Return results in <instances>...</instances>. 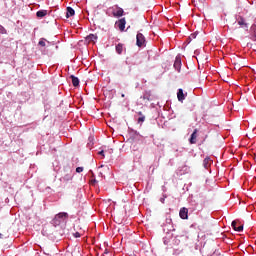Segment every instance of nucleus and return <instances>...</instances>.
Segmentation results:
<instances>
[{
    "label": "nucleus",
    "instance_id": "obj_3",
    "mask_svg": "<svg viewBox=\"0 0 256 256\" xmlns=\"http://www.w3.org/2000/svg\"><path fill=\"white\" fill-rule=\"evenodd\" d=\"M67 217H69V214H67V212H60L55 216L54 221H58L59 223H61V221H63V219H67Z\"/></svg>",
    "mask_w": 256,
    "mask_h": 256
},
{
    "label": "nucleus",
    "instance_id": "obj_4",
    "mask_svg": "<svg viewBox=\"0 0 256 256\" xmlns=\"http://www.w3.org/2000/svg\"><path fill=\"white\" fill-rule=\"evenodd\" d=\"M238 225H239L238 220L232 221V228L234 229V231L241 233V231H243V224H240L239 226Z\"/></svg>",
    "mask_w": 256,
    "mask_h": 256
},
{
    "label": "nucleus",
    "instance_id": "obj_5",
    "mask_svg": "<svg viewBox=\"0 0 256 256\" xmlns=\"http://www.w3.org/2000/svg\"><path fill=\"white\" fill-rule=\"evenodd\" d=\"M180 219H189V210L185 207L180 209Z\"/></svg>",
    "mask_w": 256,
    "mask_h": 256
},
{
    "label": "nucleus",
    "instance_id": "obj_26",
    "mask_svg": "<svg viewBox=\"0 0 256 256\" xmlns=\"http://www.w3.org/2000/svg\"><path fill=\"white\" fill-rule=\"evenodd\" d=\"M138 115H139L140 117H145V115H143V112H138Z\"/></svg>",
    "mask_w": 256,
    "mask_h": 256
},
{
    "label": "nucleus",
    "instance_id": "obj_17",
    "mask_svg": "<svg viewBox=\"0 0 256 256\" xmlns=\"http://www.w3.org/2000/svg\"><path fill=\"white\" fill-rule=\"evenodd\" d=\"M211 162V159L210 158H205L203 160V166L205 167V169H208L209 168V163Z\"/></svg>",
    "mask_w": 256,
    "mask_h": 256
},
{
    "label": "nucleus",
    "instance_id": "obj_15",
    "mask_svg": "<svg viewBox=\"0 0 256 256\" xmlns=\"http://www.w3.org/2000/svg\"><path fill=\"white\" fill-rule=\"evenodd\" d=\"M86 40H88L89 43H91V41H97V35L90 34L86 37Z\"/></svg>",
    "mask_w": 256,
    "mask_h": 256
},
{
    "label": "nucleus",
    "instance_id": "obj_21",
    "mask_svg": "<svg viewBox=\"0 0 256 256\" xmlns=\"http://www.w3.org/2000/svg\"><path fill=\"white\" fill-rule=\"evenodd\" d=\"M76 173H83V167H77Z\"/></svg>",
    "mask_w": 256,
    "mask_h": 256
},
{
    "label": "nucleus",
    "instance_id": "obj_9",
    "mask_svg": "<svg viewBox=\"0 0 256 256\" xmlns=\"http://www.w3.org/2000/svg\"><path fill=\"white\" fill-rule=\"evenodd\" d=\"M190 143L191 145H195V143H197V129H195L191 134Z\"/></svg>",
    "mask_w": 256,
    "mask_h": 256
},
{
    "label": "nucleus",
    "instance_id": "obj_22",
    "mask_svg": "<svg viewBox=\"0 0 256 256\" xmlns=\"http://www.w3.org/2000/svg\"><path fill=\"white\" fill-rule=\"evenodd\" d=\"M38 45H40L41 47H45V40H40Z\"/></svg>",
    "mask_w": 256,
    "mask_h": 256
},
{
    "label": "nucleus",
    "instance_id": "obj_16",
    "mask_svg": "<svg viewBox=\"0 0 256 256\" xmlns=\"http://www.w3.org/2000/svg\"><path fill=\"white\" fill-rule=\"evenodd\" d=\"M116 52L118 53V55H121V53H123V44L119 43L118 45H116Z\"/></svg>",
    "mask_w": 256,
    "mask_h": 256
},
{
    "label": "nucleus",
    "instance_id": "obj_1",
    "mask_svg": "<svg viewBox=\"0 0 256 256\" xmlns=\"http://www.w3.org/2000/svg\"><path fill=\"white\" fill-rule=\"evenodd\" d=\"M60 181L62 183H69V181H73V170L69 167L64 168L61 172Z\"/></svg>",
    "mask_w": 256,
    "mask_h": 256
},
{
    "label": "nucleus",
    "instance_id": "obj_11",
    "mask_svg": "<svg viewBox=\"0 0 256 256\" xmlns=\"http://www.w3.org/2000/svg\"><path fill=\"white\" fill-rule=\"evenodd\" d=\"M70 78L72 79L73 87H79V78L75 77L74 75H71Z\"/></svg>",
    "mask_w": 256,
    "mask_h": 256
},
{
    "label": "nucleus",
    "instance_id": "obj_8",
    "mask_svg": "<svg viewBox=\"0 0 256 256\" xmlns=\"http://www.w3.org/2000/svg\"><path fill=\"white\" fill-rule=\"evenodd\" d=\"M127 21L125 20V18H122L118 21V29H120L121 31H125V25H126Z\"/></svg>",
    "mask_w": 256,
    "mask_h": 256
},
{
    "label": "nucleus",
    "instance_id": "obj_19",
    "mask_svg": "<svg viewBox=\"0 0 256 256\" xmlns=\"http://www.w3.org/2000/svg\"><path fill=\"white\" fill-rule=\"evenodd\" d=\"M137 123L139 125H143V123H145V116H140L137 120Z\"/></svg>",
    "mask_w": 256,
    "mask_h": 256
},
{
    "label": "nucleus",
    "instance_id": "obj_7",
    "mask_svg": "<svg viewBox=\"0 0 256 256\" xmlns=\"http://www.w3.org/2000/svg\"><path fill=\"white\" fill-rule=\"evenodd\" d=\"M177 99L178 101H180V103H183V101H185V94L183 93V89H178L177 92Z\"/></svg>",
    "mask_w": 256,
    "mask_h": 256
},
{
    "label": "nucleus",
    "instance_id": "obj_14",
    "mask_svg": "<svg viewBox=\"0 0 256 256\" xmlns=\"http://www.w3.org/2000/svg\"><path fill=\"white\" fill-rule=\"evenodd\" d=\"M47 15V10H40L36 13V16L39 17L40 19L45 17Z\"/></svg>",
    "mask_w": 256,
    "mask_h": 256
},
{
    "label": "nucleus",
    "instance_id": "obj_28",
    "mask_svg": "<svg viewBox=\"0 0 256 256\" xmlns=\"http://www.w3.org/2000/svg\"><path fill=\"white\" fill-rule=\"evenodd\" d=\"M2 238V234H0V239Z\"/></svg>",
    "mask_w": 256,
    "mask_h": 256
},
{
    "label": "nucleus",
    "instance_id": "obj_2",
    "mask_svg": "<svg viewBox=\"0 0 256 256\" xmlns=\"http://www.w3.org/2000/svg\"><path fill=\"white\" fill-rule=\"evenodd\" d=\"M136 45L137 47H143L145 45V36L141 33H138L136 36Z\"/></svg>",
    "mask_w": 256,
    "mask_h": 256
},
{
    "label": "nucleus",
    "instance_id": "obj_18",
    "mask_svg": "<svg viewBox=\"0 0 256 256\" xmlns=\"http://www.w3.org/2000/svg\"><path fill=\"white\" fill-rule=\"evenodd\" d=\"M238 25H240L241 27L247 28V23H245V19L243 18H240V20L238 21Z\"/></svg>",
    "mask_w": 256,
    "mask_h": 256
},
{
    "label": "nucleus",
    "instance_id": "obj_12",
    "mask_svg": "<svg viewBox=\"0 0 256 256\" xmlns=\"http://www.w3.org/2000/svg\"><path fill=\"white\" fill-rule=\"evenodd\" d=\"M123 8H118L117 11L113 12L114 17H123Z\"/></svg>",
    "mask_w": 256,
    "mask_h": 256
},
{
    "label": "nucleus",
    "instance_id": "obj_24",
    "mask_svg": "<svg viewBox=\"0 0 256 256\" xmlns=\"http://www.w3.org/2000/svg\"><path fill=\"white\" fill-rule=\"evenodd\" d=\"M74 237H76V239H77V238L81 237V234L79 232H75Z\"/></svg>",
    "mask_w": 256,
    "mask_h": 256
},
{
    "label": "nucleus",
    "instance_id": "obj_27",
    "mask_svg": "<svg viewBox=\"0 0 256 256\" xmlns=\"http://www.w3.org/2000/svg\"><path fill=\"white\" fill-rule=\"evenodd\" d=\"M121 97H125V94H122Z\"/></svg>",
    "mask_w": 256,
    "mask_h": 256
},
{
    "label": "nucleus",
    "instance_id": "obj_25",
    "mask_svg": "<svg viewBox=\"0 0 256 256\" xmlns=\"http://www.w3.org/2000/svg\"><path fill=\"white\" fill-rule=\"evenodd\" d=\"M98 155H102V157H105V152L101 150L100 152H98Z\"/></svg>",
    "mask_w": 256,
    "mask_h": 256
},
{
    "label": "nucleus",
    "instance_id": "obj_6",
    "mask_svg": "<svg viewBox=\"0 0 256 256\" xmlns=\"http://www.w3.org/2000/svg\"><path fill=\"white\" fill-rule=\"evenodd\" d=\"M174 69H176L178 73H181V57L180 56H177L175 58Z\"/></svg>",
    "mask_w": 256,
    "mask_h": 256
},
{
    "label": "nucleus",
    "instance_id": "obj_23",
    "mask_svg": "<svg viewBox=\"0 0 256 256\" xmlns=\"http://www.w3.org/2000/svg\"><path fill=\"white\" fill-rule=\"evenodd\" d=\"M197 38V34L196 33H193L190 35V39H196Z\"/></svg>",
    "mask_w": 256,
    "mask_h": 256
},
{
    "label": "nucleus",
    "instance_id": "obj_13",
    "mask_svg": "<svg viewBox=\"0 0 256 256\" xmlns=\"http://www.w3.org/2000/svg\"><path fill=\"white\" fill-rule=\"evenodd\" d=\"M142 99L144 101H151V91H146L144 95L142 96Z\"/></svg>",
    "mask_w": 256,
    "mask_h": 256
},
{
    "label": "nucleus",
    "instance_id": "obj_10",
    "mask_svg": "<svg viewBox=\"0 0 256 256\" xmlns=\"http://www.w3.org/2000/svg\"><path fill=\"white\" fill-rule=\"evenodd\" d=\"M73 15H75V10L72 7H67V13H66L67 19H69V17H73Z\"/></svg>",
    "mask_w": 256,
    "mask_h": 256
},
{
    "label": "nucleus",
    "instance_id": "obj_20",
    "mask_svg": "<svg viewBox=\"0 0 256 256\" xmlns=\"http://www.w3.org/2000/svg\"><path fill=\"white\" fill-rule=\"evenodd\" d=\"M0 33L2 35H5V33H7V30L5 29V27H3L2 25H0Z\"/></svg>",
    "mask_w": 256,
    "mask_h": 256
}]
</instances>
